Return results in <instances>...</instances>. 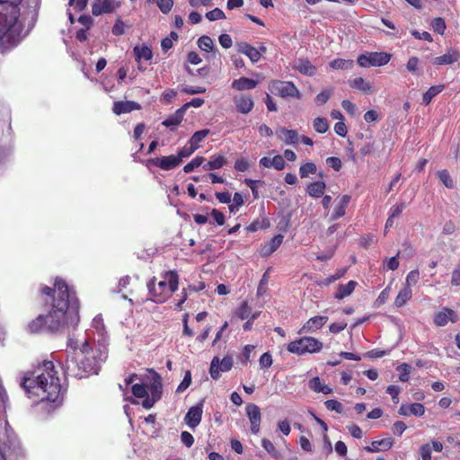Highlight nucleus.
<instances>
[{
    "mask_svg": "<svg viewBox=\"0 0 460 460\" xmlns=\"http://www.w3.org/2000/svg\"><path fill=\"white\" fill-rule=\"evenodd\" d=\"M233 364V358L229 355L225 356L222 359L218 357H214L210 363V376L214 380L218 379L220 377V372L229 371L232 368Z\"/></svg>",
    "mask_w": 460,
    "mask_h": 460,
    "instance_id": "1a4fd4ad",
    "label": "nucleus"
},
{
    "mask_svg": "<svg viewBox=\"0 0 460 460\" xmlns=\"http://www.w3.org/2000/svg\"><path fill=\"white\" fill-rule=\"evenodd\" d=\"M203 403L204 401L202 400L198 404L191 406L184 417L186 425L191 429H195L201 422L203 414Z\"/></svg>",
    "mask_w": 460,
    "mask_h": 460,
    "instance_id": "9d476101",
    "label": "nucleus"
},
{
    "mask_svg": "<svg viewBox=\"0 0 460 460\" xmlns=\"http://www.w3.org/2000/svg\"><path fill=\"white\" fill-rule=\"evenodd\" d=\"M270 227V221L267 218H263L261 221L255 220L246 226L248 232L253 233L259 229H267Z\"/></svg>",
    "mask_w": 460,
    "mask_h": 460,
    "instance_id": "37998d69",
    "label": "nucleus"
},
{
    "mask_svg": "<svg viewBox=\"0 0 460 460\" xmlns=\"http://www.w3.org/2000/svg\"><path fill=\"white\" fill-rule=\"evenodd\" d=\"M132 394L137 398H144L148 394L146 386L143 384H135L131 387Z\"/></svg>",
    "mask_w": 460,
    "mask_h": 460,
    "instance_id": "3c124183",
    "label": "nucleus"
},
{
    "mask_svg": "<svg viewBox=\"0 0 460 460\" xmlns=\"http://www.w3.org/2000/svg\"><path fill=\"white\" fill-rule=\"evenodd\" d=\"M356 286L357 282L354 280H350L347 284H340L336 293L334 294V298L341 300L344 297L349 296L354 291Z\"/></svg>",
    "mask_w": 460,
    "mask_h": 460,
    "instance_id": "c756f323",
    "label": "nucleus"
},
{
    "mask_svg": "<svg viewBox=\"0 0 460 460\" xmlns=\"http://www.w3.org/2000/svg\"><path fill=\"white\" fill-rule=\"evenodd\" d=\"M419 279H420L419 270H411L406 276L405 287L411 288V286H414L419 281Z\"/></svg>",
    "mask_w": 460,
    "mask_h": 460,
    "instance_id": "5fc2aeb1",
    "label": "nucleus"
},
{
    "mask_svg": "<svg viewBox=\"0 0 460 460\" xmlns=\"http://www.w3.org/2000/svg\"><path fill=\"white\" fill-rule=\"evenodd\" d=\"M238 52L247 56L252 63H256L261 58V52L247 42H240L237 44Z\"/></svg>",
    "mask_w": 460,
    "mask_h": 460,
    "instance_id": "b1692460",
    "label": "nucleus"
},
{
    "mask_svg": "<svg viewBox=\"0 0 460 460\" xmlns=\"http://www.w3.org/2000/svg\"><path fill=\"white\" fill-rule=\"evenodd\" d=\"M209 134V129L205 128L196 131L189 140L191 146H196V150L199 147V143Z\"/></svg>",
    "mask_w": 460,
    "mask_h": 460,
    "instance_id": "58836bf2",
    "label": "nucleus"
},
{
    "mask_svg": "<svg viewBox=\"0 0 460 460\" xmlns=\"http://www.w3.org/2000/svg\"><path fill=\"white\" fill-rule=\"evenodd\" d=\"M438 176L441 182L448 189L454 188V181L447 170H440L438 172Z\"/></svg>",
    "mask_w": 460,
    "mask_h": 460,
    "instance_id": "49530a36",
    "label": "nucleus"
},
{
    "mask_svg": "<svg viewBox=\"0 0 460 460\" xmlns=\"http://www.w3.org/2000/svg\"><path fill=\"white\" fill-rule=\"evenodd\" d=\"M66 345L68 354L64 372L69 376L82 379L96 375L108 358V345L103 339L91 342L88 339L69 337Z\"/></svg>",
    "mask_w": 460,
    "mask_h": 460,
    "instance_id": "f03ea898",
    "label": "nucleus"
},
{
    "mask_svg": "<svg viewBox=\"0 0 460 460\" xmlns=\"http://www.w3.org/2000/svg\"><path fill=\"white\" fill-rule=\"evenodd\" d=\"M147 2L155 3L159 10L164 14L171 12L174 4L173 0H147Z\"/></svg>",
    "mask_w": 460,
    "mask_h": 460,
    "instance_id": "a19ab883",
    "label": "nucleus"
},
{
    "mask_svg": "<svg viewBox=\"0 0 460 460\" xmlns=\"http://www.w3.org/2000/svg\"><path fill=\"white\" fill-rule=\"evenodd\" d=\"M324 404H325V407L329 411H334L337 413H341L343 411L342 404L339 401H337V400H334V399L327 400L324 402Z\"/></svg>",
    "mask_w": 460,
    "mask_h": 460,
    "instance_id": "864d4df0",
    "label": "nucleus"
},
{
    "mask_svg": "<svg viewBox=\"0 0 460 460\" xmlns=\"http://www.w3.org/2000/svg\"><path fill=\"white\" fill-rule=\"evenodd\" d=\"M206 17L209 21H217L225 18L224 12L219 8H215L206 13Z\"/></svg>",
    "mask_w": 460,
    "mask_h": 460,
    "instance_id": "13d9d810",
    "label": "nucleus"
},
{
    "mask_svg": "<svg viewBox=\"0 0 460 460\" xmlns=\"http://www.w3.org/2000/svg\"><path fill=\"white\" fill-rule=\"evenodd\" d=\"M251 307L247 301H243L235 311V314L241 320L249 319L251 315Z\"/></svg>",
    "mask_w": 460,
    "mask_h": 460,
    "instance_id": "79ce46f5",
    "label": "nucleus"
},
{
    "mask_svg": "<svg viewBox=\"0 0 460 460\" xmlns=\"http://www.w3.org/2000/svg\"><path fill=\"white\" fill-rule=\"evenodd\" d=\"M420 455L422 460H431V447L429 444H424L420 448Z\"/></svg>",
    "mask_w": 460,
    "mask_h": 460,
    "instance_id": "69168bd1",
    "label": "nucleus"
},
{
    "mask_svg": "<svg viewBox=\"0 0 460 460\" xmlns=\"http://www.w3.org/2000/svg\"><path fill=\"white\" fill-rule=\"evenodd\" d=\"M162 280L156 282V278L151 279L147 284L151 299L155 303L168 300L179 287V275L175 270L161 273Z\"/></svg>",
    "mask_w": 460,
    "mask_h": 460,
    "instance_id": "39448f33",
    "label": "nucleus"
},
{
    "mask_svg": "<svg viewBox=\"0 0 460 460\" xmlns=\"http://www.w3.org/2000/svg\"><path fill=\"white\" fill-rule=\"evenodd\" d=\"M261 447L267 451V453L274 459L279 460L282 457L279 450L276 448L274 444L268 438H264L261 439Z\"/></svg>",
    "mask_w": 460,
    "mask_h": 460,
    "instance_id": "c9c22d12",
    "label": "nucleus"
},
{
    "mask_svg": "<svg viewBox=\"0 0 460 460\" xmlns=\"http://www.w3.org/2000/svg\"><path fill=\"white\" fill-rule=\"evenodd\" d=\"M316 172L317 167L313 162L305 163L299 168V175L303 179L307 178L310 174H314Z\"/></svg>",
    "mask_w": 460,
    "mask_h": 460,
    "instance_id": "ea45409f",
    "label": "nucleus"
},
{
    "mask_svg": "<svg viewBox=\"0 0 460 460\" xmlns=\"http://www.w3.org/2000/svg\"><path fill=\"white\" fill-rule=\"evenodd\" d=\"M406 205L404 202H401V203H398V204H395L391 208H390V217H398L402 212L403 211V209L405 208Z\"/></svg>",
    "mask_w": 460,
    "mask_h": 460,
    "instance_id": "680f3d73",
    "label": "nucleus"
},
{
    "mask_svg": "<svg viewBox=\"0 0 460 460\" xmlns=\"http://www.w3.org/2000/svg\"><path fill=\"white\" fill-rule=\"evenodd\" d=\"M392 56L386 52H366L358 58V64L361 67L381 66L386 65Z\"/></svg>",
    "mask_w": 460,
    "mask_h": 460,
    "instance_id": "6e6552de",
    "label": "nucleus"
},
{
    "mask_svg": "<svg viewBox=\"0 0 460 460\" xmlns=\"http://www.w3.org/2000/svg\"><path fill=\"white\" fill-rule=\"evenodd\" d=\"M259 363L261 368H268L272 365V357L269 352L263 353L260 359Z\"/></svg>",
    "mask_w": 460,
    "mask_h": 460,
    "instance_id": "052dcab7",
    "label": "nucleus"
},
{
    "mask_svg": "<svg viewBox=\"0 0 460 460\" xmlns=\"http://www.w3.org/2000/svg\"><path fill=\"white\" fill-rule=\"evenodd\" d=\"M451 285L455 287L460 286V263L452 271Z\"/></svg>",
    "mask_w": 460,
    "mask_h": 460,
    "instance_id": "774afa93",
    "label": "nucleus"
},
{
    "mask_svg": "<svg viewBox=\"0 0 460 460\" xmlns=\"http://www.w3.org/2000/svg\"><path fill=\"white\" fill-rule=\"evenodd\" d=\"M458 316L456 313L448 307H444L442 311L438 312L434 315V324L438 327H443L447 324L448 322L456 323Z\"/></svg>",
    "mask_w": 460,
    "mask_h": 460,
    "instance_id": "2eb2a0df",
    "label": "nucleus"
},
{
    "mask_svg": "<svg viewBox=\"0 0 460 460\" xmlns=\"http://www.w3.org/2000/svg\"><path fill=\"white\" fill-rule=\"evenodd\" d=\"M162 390H163V386H162L161 382H159V381L154 382L149 388V392H150L149 396L151 398H153L155 402H157L161 399Z\"/></svg>",
    "mask_w": 460,
    "mask_h": 460,
    "instance_id": "de8ad7c7",
    "label": "nucleus"
},
{
    "mask_svg": "<svg viewBox=\"0 0 460 460\" xmlns=\"http://www.w3.org/2000/svg\"><path fill=\"white\" fill-rule=\"evenodd\" d=\"M119 6L116 0H94L92 4V13L99 16L103 13H111Z\"/></svg>",
    "mask_w": 460,
    "mask_h": 460,
    "instance_id": "ddd939ff",
    "label": "nucleus"
},
{
    "mask_svg": "<svg viewBox=\"0 0 460 460\" xmlns=\"http://www.w3.org/2000/svg\"><path fill=\"white\" fill-rule=\"evenodd\" d=\"M313 127L314 129L320 134L326 133L330 128V125L327 119L322 117H318L314 119Z\"/></svg>",
    "mask_w": 460,
    "mask_h": 460,
    "instance_id": "4c0bfd02",
    "label": "nucleus"
},
{
    "mask_svg": "<svg viewBox=\"0 0 460 460\" xmlns=\"http://www.w3.org/2000/svg\"><path fill=\"white\" fill-rule=\"evenodd\" d=\"M354 66V61L351 59L335 58L330 63V66L335 70H349Z\"/></svg>",
    "mask_w": 460,
    "mask_h": 460,
    "instance_id": "e433bc0d",
    "label": "nucleus"
},
{
    "mask_svg": "<svg viewBox=\"0 0 460 460\" xmlns=\"http://www.w3.org/2000/svg\"><path fill=\"white\" fill-rule=\"evenodd\" d=\"M237 112L241 114H248L254 107V102L249 94H239L233 98Z\"/></svg>",
    "mask_w": 460,
    "mask_h": 460,
    "instance_id": "4468645a",
    "label": "nucleus"
},
{
    "mask_svg": "<svg viewBox=\"0 0 460 460\" xmlns=\"http://www.w3.org/2000/svg\"><path fill=\"white\" fill-rule=\"evenodd\" d=\"M394 445V439L392 438H386L380 440H374L370 446L365 447V450L368 453H376L379 451L389 450Z\"/></svg>",
    "mask_w": 460,
    "mask_h": 460,
    "instance_id": "aec40b11",
    "label": "nucleus"
},
{
    "mask_svg": "<svg viewBox=\"0 0 460 460\" xmlns=\"http://www.w3.org/2000/svg\"><path fill=\"white\" fill-rule=\"evenodd\" d=\"M284 236L280 234L273 236L268 243L261 246V254L262 256H270L281 245Z\"/></svg>",
    "mask_w": 460,
    "mask_h": 460,
    "instance_id": "412c9836",
    "label": "nucleus"
},
{
    "mask_svg": "<svg viewBox=\"0 0 460 460\" xmlns=\"http://www.w3.org/2000/svg\"><path fill=\"white\" fill-rule=\"evenodd\" d=\"M350 200H351V196L349 194H344L336 200L337 204H336V206L333 209V212L331 216V219L332 221L342 217L346 214V208H347L349 203L350 202Z\"/></svg>",
    "mask_w": 460,
    "mask_h": 460,
    "instance_id": "a211bd4d",
    "label": "nucleus"
},
{
    "mask_svg": "<svg viewBox=\"0 0 460 460\" xmlns=\"http://www.w3.org/2000/svg\"><path fill=\"white\" fill-rule=\"evenodd\" d=\"M198 45L201 50L206 52H210L214 49V42L208 36L200 37L198 40Z\"/></svg>",
    "mask_w": 460,
    "mask_h": 460,
    "instance_id": "a18cd8bd",
    "label": "nucleus"
},
{
    "mask_svg": "<svg viewBox=\"0 0 460 460\" xmlns=\"http://www.w3.org/2000/svg\"><path fill=\"white\" fill-rule=\"evenodd\" d=\"M425 413V407L422 403L413 402L411 404H402L399 409V414L402 416L414 415L420 417Z\"/></svg>",
    "mask_w": 460,
    "mask_h": 460,
    "instance_id": "6ab92c4d",
    "label": "nucleus"
},
{
    "mask_svg": "<svg viewBox=\"0 0 460 460\" xmlns=\"http://www.w3.org/2000/svg\"><path fill=\"white\" fill-rule=\"evenodd\" d=\"M349 84L351 88L358 89L366 94L373 93V87L370 83L367 82L362 77H356L349 81Z\"/></svg>",
    "mask_w": 460,
    "mask_h": 460,
    "instance_id": "7c9ffc66",
    "label": "nucleus"
},
{
    "mask_svg": "<svg viewBox=\"0 0 460 460\" xmlns=\"http://www.w3.org/2000/svg\"><path fill=\"white\" fill-rule=\"evenodd\" d=\"M293 68L300 74L313 76L316 74L317 68L308 59L300 58L294 65Z\"/></svg>",
    "mask_w": 460,
    "mask_h": 460,
    "instance_id": "393cba45",
    "label": "nucleus"
},
{
    "mask_svg": "<svg viewBox=\"0 0 460 460\" xmlns=\"http://www.w3.org/2000/svg\"><path fill=\"white\" fill-rule=\"evenodd\" d=\"M323 349V343L316 338L305 336L290 341L287 345L288 352L296 355L319 352Z\"/></svg>",
    "mask_w": 460,
    "mask_h": 460,
    "instance_id": "423d86ee",
    "label": "nucleus"
},
{
    "mask_svg": "<svg viewBox=\"0 0 460 460\" xmlns=\"http://www.w3.org/2000/svg\"><path fill=\"white\" fill-rule=\"evenodd\" d=\"M411 366L407 363H402L397 367V370L400 371L399 380L402 382H407L410 379Z\"/></svg>",
    "mask_w": 460,
    "mask_h": 460,
    "instance_id": "8fccbe9b",
    "label": "nucleus"
},
{
    "mask_svg": "<svg viewBox=\"0 0 460 460\" xmlns=\"http://www.w3.org/2000/svg\"><path fill=\"white\" fill-rule=\"evenodd\" d=\"M386 393L391 395L394 403L397 404L399 402V394L401 393L399 386L394 385H388L386 387Z\"/></svg>",
    "mask_w": 460,
    "mask_h": 460,
    "instance_id": "4d7b16f0",
    "label": "nucleus"
},
{
    "mask_svg": "<svg viewBox=\"0 0 460 460\" xmlns=\"http://www.w3.org/2000/svg\"><path fill=\"white\" fill-rule=\"evenodd\" d=\"M190 383H191V374H190V371H187L185 373V376H184L182 381L178 385V387L176 389V393L181 394V393L184 392L190 385Z\"/></svg>",
    "mask_w": 460,
    "mask_h": 460,
    "instance_id": "6e6d98bb",
    "label": "nucleus"
},
{
    "mask_svg": "<svg viewBox=\"0 0 460 460\" xmlns=\"http://www.w3.org/2000/svg\"><path fill=\"white\" fill-rule=\"evenodd\" d=\"M147 164L156 166L162 170L169 171L179 166L181 164V160L179 157H176V155H171L148 159Z\"/></svg>",
    "mask_w": 460,
    "mask_h": 460,
    "instance_id": "9b49d317",
    "label": "nucleus"
},
{
    "mask_svg": "<svg viewBox=\"0 0 460 460\" xmlns=\"http://www.w3.org/2000/svg\"><path fill=\"white\" fill-rule=\"evenodd\" d=\"M4 457L6 460H27L25 453L21 447H13L10 449Z\"/></svg>",
    "mask_w": 460,
    "mask_h": 460,
    "instance_id": "c03bdc74",
    "label": "nucleus"
},
{
    "mask_svg": "<svg viewBox=\"0 0 460 460\" xmlns=\"http://www.w3.org/2000/svg\"><path fill=\"white\" fill-rule=\"evenodd\" d=\"M181 440L187 447H190L194 444V438L188 431H182L181 433Z\"/></svg>",
    "mask_w": 460,
    "mask_h": 460,
    "instance_id": "338daca9",
    "label": "nucleus"
},
{
    "mask_svg": "<svg viewBox=\"0 0 460 460\" xmlns=\"http://www.w3.org/2000/svg\"><path fill=\"white\" fill-rule=\"evenodd\" d=\"M22 0H0V29H33L36 25L40 0H29L28 9L21 14Z\"/></svg>",
    "mask_w": 460,
    "mask_h": 460,
    "instance_id": "20e7f679",
    "label": "nucleus"
},
{
    "mask_svg": "<svg viewBox=\"0 0 460 460\" xmlns=\"http://www.w3.org/2000/svg\"><path fill=\"white\" fill-rule=\"evenodd\" d=\"M234 167L238 172H246L250 167V164L246 159L240 158L235 161Z\"/></svg>",
    "mask_w": 460,
    "mask_h": 460,
    "instance_id": "0e129e2a",
    "label": "nucleus"
},
{
    "mask_svg": "<svg viewBox=\"0 0 460 460\" xmlns=\"http://www.w3.org/2000/svg\"><path fill=\"white\" fill-rule=\"evenodd\" d=\"M326 164L336 172H339L342 166L341 160L335 156L328 157L326 159Z\"/></svg>",
    "mask_w": 460,
    "mask_h": 460,
    "instance_id": "bf43d9fd",
    "label": "nucleus"
},
{
    "mask_svg": "<svg viewBox=\"0 0 460 460\" xmlns=\"http://www.w3.org/2000/svg\"><path fill=\"white\" fill-rule=\"evenodd\" d=\"M332 94V89L322 91L315 97L316 104L317 105H323L324 103H326L329 101V99L331 98Z\"/></svg>",
    "mask_w": 460,
    "mask_h": 460,
    "instance_id": "603ef678",
    "label": "nucleus"
},
{
    "mask_svg": "<svg viewBox=\"0 0 460 460\" xmlns=\"http://www.w3.org/2000/svg\"><path fill=\"white\" fill-rule=\"evenodd\" d=\"M245 411L251 422L252 433H259L261 421V413L259 406L254 403H248L245 407Z\"/></svg>",
    "mask_w": 460,
    "mask_h": 460,
    "instance_id": "f8f14e48",
    "label": "nucleus"
},
{
    "mask_svg": "<svg viewBox=\"0 0 460 460\" xmlns=\"http://www.w3.org/2000/svg\"><path fill=\"white\" fill-rule=\"evenodd\" d=\"M445 88L444 84L434 85L429 88V90L422 95V104L429 105L432 99L440 93Z\"/></svg>",
    "mask_w": 460,
    "mask_h": 460,
    "instance_id": "f704fd0d",
    "label": "nucleus"
},
{
    "mask_svg": "<svg viewBox=\"0 0 460 460\" xmlns=\"http://www.w3.org/2000/svg\"><path fill=\"white\" fill-rule=\"evenodd\" d=\"M279 137L288 145H296L299 140V136L296 130L280 128L278 130Z\"/></svg>",
    "mask_w": 460,
    "mask_h": 460,
    "instance_id": "bb28decb",
    "label": "nucleus"
},
{
    "mask_svg": "<svg viewBox=\"0 0 460 460\" xmlns=\"http://www.w3.org/2000/svg\"><path fill=\"white\" fill-rule=\"evenodd\" d=\"M140 108L141 106L134 101H117L113 103L112 111L117 115H120L140 110Z\"/></svg>",
    "mask_w": 460,
    "mask_h": 460,
    "instance_id": "f3484780",
    "label": "nucleus"
},
{
    "mask_svg": "<svg viewBox=\"0 0 460 460\" xmlns=\"http://www.w3.org/2000/svg\"><path fill=\"white\" fill-rule=\"evenodd\" d=\"M205 161V158L203 156H196L193 158L190 163L184 165L183 171L186 173L191 172L194 169L200 166Z\"/></svg>",
    "mask_w": 460,
    "mask_h": 460,
    "instance_id": "09e8293b",
    "label": "nucleus"
},
{
    "mask_svg": "<svg viewBox=\"0 0 460 460\" xmlns=\"http://www.w3.org/2000/svg\"><path fill=\"white\" fill-rule=\"evenodd\" d=\"M269 89L271 93L282 98H296L300 100L302 95L293 82L272 80L270 83Z\"/></svg>",
    "mask_w": 460,
    "mask_h": 460,
    "instance_id": "0eeeda50",
    "label": "nucleus"
},
{
    "mask_svg": "<svg viewBox=\"0 0 460 460\" xmlns=\"http://www.w3.org/2000/svg\"><path fill=\"white\" fill-rule=\"evenodd\" d=\"M21 386L29 398L40 402L61 403L66 390L62 389L53 361L44 360L32 371L24 374Z\"/></svg>",
    "mask_w": 460,
    "mask_h": 460,
    "instance_id": "7ed1b4c3",
    "label": "nucleus"
},
{
    "mask_svg": "<svg viewBox=\"0 0 460 460\" xmlns=\"http://www.w3.org/2000/svg\"><path fill=\"white\" fill-rule=\"evenodd\" d=\"M19 31H20L9 30L0 31V51L4 52L16 44L14 37Z\"/></svg>",
    "mask_w": 460,
    "mask_h": 460,
    "instance_id": "4be33fe9",
    "label": "nucleus"
},
{
    "mask_svg": "<svg viewBox=\"0 0 460 460\" xmlns=\"http://www.w3.org/2000/svg\"><path fill=\"white\" fill-rule=\"evenodd\" d=\"M328 321L327 316L317 315L311 317L307 320V322L302 326L299 330L298 333L301 334L303 332H314L320 330Z\"/></svg>",
    "mask_w": 460,
    "mask_h": 460,
    "instance_id": "dca6fc26",
    "label": "nucleus"
},
{
    "mask_svg": "<svg viewBox=\"0 0 460 460\" xmlns=\"http://www.w3.org/2000/svg\"><path fill=\"white\" fill-rule=\"evenodd\" d=\"M272 160V167H274L278 171H281L285 168V160L284 157L280 155H275Z\"/></svg>",
    "mask_w": 460,
    "mask_h": 460,
    "instance_id": "e2e57ef3",
    "label": "nucleus"
},
{
    "mask_svg": "<svg viewBox=\"0 0 460 460\" xmlns=\"http://www.w3.org/2000/svg\"><path fill=\"white\" fill-rule=\"evenodd\" d=\"M460 59V52L456 49H448L446 54L437 57L433 60L434 65H451Z\"/></svg>",
    "mask_w": 460,
    "mask_h": 460,
    "instance_id": "5701e85b",
    "label": "nucleus"
},
{
    "mask_svg": "<svg viewBox=\"0 0 460 460\" xmlns=\"http://www.w3.org/2000/svg\"><path fill=\"white\" fill-rule=\"evenodd\" d=\"M326 189V184L324 181H316L314 182H310L306 186V193L313 198H320L323 197Z\"/></svg>",
    "mask_w": 460,
    "mask_h": 460,
    "instance_id": "cd10ccee",
    "label": "nucleus"
},
{
    "mask_svg": "<svg viewBox=\"0 0 460 460\" xmlns=\"http://www.w3.org/2000/svg\"><path fill=\"white\" fill-rule=\"evenodd\" d=\"M184 114H185V112H184L183 109L179 108L178 110H176L174 111V113L171 114L167 119H165L162 122V125L166 128H169L172 126H178L183 120Z\"/></svg>",
    "mask_w": 460,
    "mask_h": 460,
    "instance_id": "2f4dec72",
    "label": "nucleus"
},
{
    "mask_svg": "<svg viewBox=\"0 0 460 460\" xmlns=\"http://www.w3.org/2000/svg\"><path fill=\"white\" fill-rule=\"evenodd\" d=\"M226 163V159L222 155H213L211 159L203 165L206 171H213L222 168Z\"/></svg>",
    "mask_w": 460,
    "mask_h": 460,
    "instance_id": "473e14b6",
    "label": "nucleus"
},
{
    "mask_svg": "<svg viewBox=\"0 0 460 460\" xmlns=\"http://www.w3.org/2000/svg\"><path fill=\"white\" fill-rule=\"evenodd\" d=\"M412 296L411 288L409 287H403L394 299V305L396 307L403 306Z\"/></svg>",
    "mask_w": 460,
    "mask_h": 460,
    "instance_id": "72a5a7b5",
    "label": "nucleus"
},
{
    "mask_svg": "<svg viewBox=\"0 0 460 460\" xmlns=\"http://www.w3.org/2000/svg\"><path fill=\"white\" fill-rule=\"evenodd\" d=\"M133 52L135 55L136 61L138 63L141 60L150 61L153 58V52L151 48L146 45L135 46L133 49Z\"/></svg>",
    "mask_w": 460,
    "mask_h": 460,
    "instance_id": "c85d7f7f",
    "label": "nucleus"
},
{
    "mask_svg": "<svg viewBox=\"0 0 460 460\" xmlns=\"http://www.w3.org/2000/svg\"><path fill=\"white\" fill-rule=\"evenodd\" d=\"M258 84V81L248 78V77H240L238 79H234L232 82V88L236 91H245L254 89Z\"/></svg>",
    "mask_w": 460,
    "mask_h": 460,
    "instance_id": "a878e982",
    "label": "nucleus"
},
{
    "mask_svg": "<svg viewBox=\"0 0 460 460\" xmlns=\"http://www.w3.org/2000/svg\"><path fill=\"white\" fill-rule=\"evenodd\" d=\"M40 295L47 313L39 314L28 323L30 333H39L44 329L56 332L78 322L79 299L65 279L56 277L53 287L42 286Z\"/></svg>",
    "mask_w": 460,
    "mask_h": 460,
    "instance_id": "f257e3e1",
    "label": "nucleus"
}]
</instances>
